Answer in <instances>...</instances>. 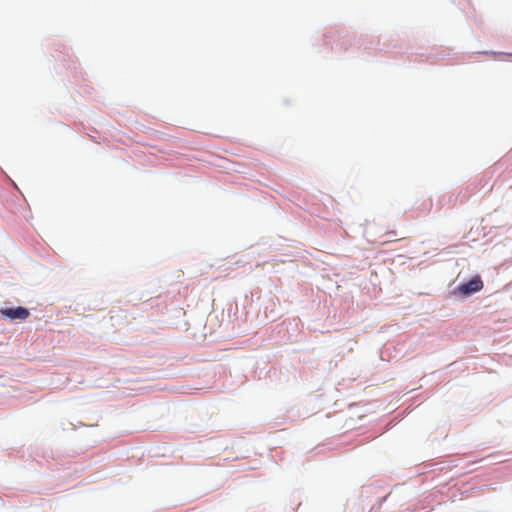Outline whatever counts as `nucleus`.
<instances>
[{"mask_svg":"<svg viewBox=\"0 0 512 512\" xmlns=\"http://www.w3.org/2000/svg\"><path fill=\"white\" fill-rule=\"evenodd\" d=\"M483 282L479 276H474L468 282L461 284L458 290L463 295H469L482 290Z\"/></svg>","mask_w":512,"mask_h":512,"instance_id":"f03ea898","label":"nucleus"},{"mask_svg":"<svg viewBox=\"0 0 512 512\" xmlns=\"http://www.w3.org/2000/svg\"><path fill=\"white\" fill-rule=\"evenodd\" d=\"M0 313L2 316L10 320H26L30 316L29 310L21 306L15 308H3L0 310Z\"/></svg>","mask_w":512,"mask_h":512,"instance_id":"f257e3e1","label":"nucleus"}]
</instances>
